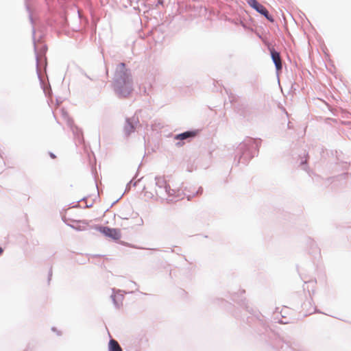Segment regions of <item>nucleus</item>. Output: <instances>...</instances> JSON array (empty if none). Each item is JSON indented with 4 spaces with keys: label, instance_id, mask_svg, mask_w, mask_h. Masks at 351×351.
Returning a JSON list of instances; mask_svg holds the SVG:
<instances>
[{
    "label": "nucleus",
    "instance_id": "7ed1b4c3",
    "mask_svg": "<svg viewBox=\"0 0 351 351\" xmlns=\"http://www.w3.org/2000/svg\"><path fill=\"white\" fill-rule=\"evenodd\" d=\"M271 58L273 62L275 64L276 68L277 71H280L282 69V61L280 53L275 51L274 49L270 50Z\"/></svg>",
    "mask_w": 351,
    "mask_h": 351
},
{
    "label": "nucleus",
    "instance_id": "423d86ee",
    "mask_svg": "<svg viewBox=\"0 0 351 351\" xmlns=\"http://www.w3.org/2000/svg\"><path fill=\"white\" fill-rule=\"evenodd\" d=\"M124 75H125V78L123 80L124 84H131V80L130 78V76L127 75L126 73H124Z\"/></svg>",
    "mask_w": 351,
    "mask_h": 351
},
{
    "label": "nucleus",
    "instance_id": "9d476101",
    "mask_svg": "<svg viewBox=\"0 0 351 351\" xmlns=\"http://www.w3.org/2000/svg\"><path fill=\"white\" fill-rule=\"evenodd\" d=\"M178 145L181 146V145H182V144L178 143Z\"/></svg>",
    "mask_w": 351,
    "mask_h": 351
},
{
    "label": "nucleus",
    "instance_id": "20e7f679",
    "mask_svg": "<svg viewBox=\"0 0 351 351\" xmlns=\"http://www.w3.org/2000/svg\"><path fill=\"white\" fill-rule=\"evenodd\" d=\"M197 134V132L196 131H187L185 132H183L182 134H179L176 136L175 138L177 140H185L189 138H193L196 136Z\"/></svg>",
    "mask_w": 351,
    "mask_h": 351
},
{
    "label": "nucleus",
    "instance_id": "0eeeda50",
    "mask_svg": "<svg viewBox=\"0 0 351 351\" xmlns=\"http://www.w3.org/2000/svg\"><path fill=\"white\" fill-rule=\"evenodd\" d=\"M119 66L120 69L121 71H123L125 69V64L124 63H121V64H119Z\"/></svg>",
    "mask_w": 351,
    "mask_h": 351
},
{
    "label": "nucleus",
    "instance_id": "f257e3e1",
    "mask_svg": "<svg viewBox=\"0 0 351 351\" xmlns=\"http://www.w3.org/2000/svg\"><path fill=\"white\" fill-rule=\"evenodd\" d=\"M247 3L258 12L265 16V18L270 22H274V19L271 15H269L267 10L256 0H248Z\"/></svg>",
    "mask_w": 351,
    "mask_h": 351
},
{
    "label": "nucleus",
    "instance_id": "6e6552de",
    "mask_svg": "<svg viewBox=\"0 0 351 351\" xmlns=\"http://www.w3.org/2000/svg\"><path fill=\"white\" fill-rule=\"evenodd\" d=\"M3 252V249L0 247V254H2Z\"/></svg>",
    "mask_w": 351,
    "mask_h": 351
},
{
    "label": "nucleus",
    "instance_id": "f03ea898",
    "mask_svg": "<svg viewBox=\"0 0 351 351\" xmlns=\"http://www.w3.org/2000/svg\"><path fill=\"white\" fill-rule=\"evenodd\" d=\"M101 232L105 236L110 237L114 240H118L121 237L120 230L117 229V228H110L108 227H104L101 229Z\"/></svg>",
    "mask_w": 351,
    "mask_h": 351
},
{
    "label": "nucleus",
    "instance_id": "39448f33",
    "mask_svg": "<svg viewBox=\"0 0 351 351\" xmlns=\"http://www.w3.org/2000/svg\"><path fill=\"white\" fill-rule=\"evenodd\" d=\"M109 351H122V348L116 340L110 339L109 341Z\"/></svg>",
    "mask_w": 351,
    "mask_h": 351
},
{
    "label": "nucleus",
    "instance_id": "1a4fd4ad",
    "mask_svg": "<svg viewBox=\"0 0 351 351\" xmlns=\"http://www.w3.org/2000/svg\"><path fill=\"white\" fill-rule=\"evenodd\" d=\"M166 191L168 192V193H170V191H169L167 189V186H166Z\"/></svg>",
    "mask_w": 351,
    "mask_h": 351
}]
</instances>
